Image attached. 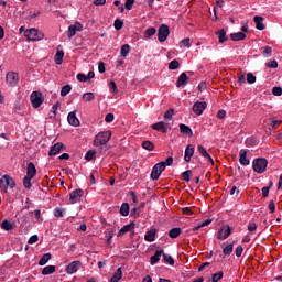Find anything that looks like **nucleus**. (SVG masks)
I'll use <instances>...</instances> for the list:
<instances>
[{"label":"nucleus","instance_id":"nucleus-1","mask_svg":"<svg viewBox=\"0 0 282 282\" xmlns=\"http://www.w3.org/2000/svg\"><path fill=\"white\" fill-rule=\"evenodd\" d=\"M24 36L26 41H33V42L43 41L45 39V34L39 29H34V28L26 30L24 32Z\"/></svg>","mask_w":282,"mask_h":282},{"label":"nucleus","instance_id":"nucleus-2","mask_svg":"<svg viewBox=\"0 0 282 282\" xmlns=\"http://www.w3.org/2000/svg\"><path fill=\"white\" fill-rule=\"evenodd\" d=\"M111 140V131H104L99 132L94 140L95 147H102L104 144H107Z\"/></svg>","mask_w":282,"mask_h":282},{"label":"nucleus","instance_id":"nucleus-3","mask_svg":"<svg viewBox=\"0 0 282 282\" xmlns=\"http://www.w3.org/2000/svg\"><path fill=\"white\" fill-rule=\"evenodd\" d=\"M14 186H17V183H14V178L10 175H4L0 178V191H2V193H8V187L14 188Z\"/></svg>","mask_w":282,"mask_h":282},{"label":"nucleus","instance_id":"nucleus-4","mask_svg":"<svg viewBox=\"0 0 282 282\" xmlns=\"http://www.w3.org/2000/svg\"><path fill=\"white\" fill-rule=\"evenodd\" d=\"M31 105L33 109H39L45 102V97H43V93L41 91H33L30 97Z\"/></svg>","mask_w":282,"mask_h":282},{"label":"nucleus","instance_id":"nucleus-5","mask_svg":"<svg viewBox=\"0 0 282 282\" xmlns=\"http://www.w3.org/2000/svg\"><path fill=\"white\" fill-rule=\"evenodd\" d=\"M253 171L256 173H265V170L268 169V160L267 159H254L252 162Z\"/></svg>","mask_w":282,"mask_h":282},{"label":"nucleus","instance_id":"nucleus-6","mask_svg":"<svg viewBox=\"0 0 282 282\" xmlns=\"http://www.w3.org/2000/svg\"><path fill=\"white\" fill-rule=\"evenodd\" d=\"M166 169V163L165 162H161V163H156L151 172V180L155 181V180H160V176L162 175V172H164Z\"/></svg>","mask_w":282,"mask_h":282},{"label":"nucleus","instance_id":"nucleus-7","mask_svg":"<svg viewBox=\"0 0 282 282\" xmlns=\"http://www.w3.org/2000/svg\"><path fill=\"white\" fill-rule=\"evenodd\" d=\"M169 34H171V31L169 30V25L162 24L158 31V39L160 43H164V41L169 39Z\"/></svg>","mask_w":282,"mask_h":282},{"label":"nucleus","instance_id":"nucleus-8","mask_svg":"<svg viewBox=\"0 0 282 282\" xmlns=\"http://www.w3.org/2000/svg\"><path fill=\"white\" fill-rule=\"evenodd\" d=\"M6 83L9 87H17L19 85V74L14 72L7 73Z\"/></svg>","mask_w":282,"mask_h":282},{"label":"nucleus","instance_id":"nucleus-9","mask_svg":"<svg viewBox=\"0 0 282 282\" xmlns=\"http://www.w3.org/2000/svg\"><path fill=\"white\" fill-rule=\"evenodd\" d=\"M76 32H83V24L75 22L74 25L68 26V39H74Z\"/></svg>","mask_w":282,"mask_h":282},{"label":"nucleus","instance_id":"nucleus-10","mask_svg":"<svg viewBox=\"0 0 282 282\" xmlns=\"http://www.w3.org/2000/svg\"><path fill=\"white\" fill-rule=\"evenodd\" d=\"M207 104L206 101H196L193 106V111L196 116H202L206 110Z\"/></svg>","mask_w":282,"mask_h":282},{"label":"nucleus","instance_id":"nucleus-11","mask_svg":"<svg viewBox=\"0 0 282 282\" xmlns=\"http://www.w3.org/2000/svg\"><path fill=\"white\" fill-rule=\"evenodd\" d=\"M84 195L83 189H76L70 192L69 194V202L70 204H76Z\"/></svg>","mask_w":282,"mask_h":282},{"label":"nucleus","instance_id":"nucleus-12","mask_svg":"<svg viewBox=\"0 0 282 282\" xmlns=\"http://www.w3.org/2000/svg\"><path fill=\"white\" fill-rule=\"evenodd\" d=\"M80 261H73L66 267V273L67 274H74L75 272H78L80 269Z\"/></svg>","mask_w":282,"mask_h":282},{"label":"nucleus","instance_id":"nucleus-13","mask_svg":"<svg viewBox=\"0 0 282 282\" xmlns=\"http://www.w3.org/2000/svg\"><path fill=\"white\" fill-rule=\"evenodd\" d=\"M151 128H152L154 131H161V133H166V131H169V124H167V123H164L163 121L153 123V124L151 126Z\"/></svg>","mask_w":282,"mask_h":282},{"label":"nucleus","instance_id":"nucleus-14","mask_svg":"<svg viewBox=\"0 0 282 282\" xmlns=\"http://www.w3.org/2000/svg\"><path fill=\"white\" fill-rule=\"evenodd\" d=\"M67 121L72 127H80V120L76 117V111L68 113Z\"/></svg>","mask_w":282,"mask_h":282},{"label":"nucleus","instance_id":"nucleus-15","mask_svg":"<svg viewBox=\"0 0 282 282\" xmlns=\"http://www.w3.org/2000/svg\"><path fill=\"white\" fill-rule=\"evenodd\" d=\"M230 232H232V229H230V226L221 227L218 231V239H228L230 237Z\"/></svg>","mask_w":282,"mask_h":282},{"label":"nucleus","instance_id":"nucleus-16","mask_svg":"<svg viewBox=\"0 0 282 282\" xmlns=\"http://www.w3.org/2000/svg\"><path fill=\"white\" fill-rule=\"evenodd\" d=\"M63 149H65V144L57 142L51 148L48 155H58Z\"/></svg>","mask_w":282,"mask_h":282},{"label":"nucleus","instance_id":"nucleus-17","mask_svg":"<svg viewBox=\"0 0 282 282\" xmlns=\"http://www.w3.org/2000/svg\"><path fill=\"white\" fill-rule=\"evenodd\" d=\"M135 228V223H130L128 225H124L118 232V237H123L127 235V232H131Z\"/></svg>","mask_w":282,"mask_h":282},{"label":"nucleus","instance_id":"nucleus-18","mask_svg":"<svg viewBox=\"0 0 282 282\" xmlns=\"http://www.w3.org/2000/svg\"><path fill=\"white\" fill-rule=\"evenodd\" d=\"M195 155V147H193V144H188L185 149V155H184V160L186 162H191V158Z\"/></svg>","mask_w":282,"mask_h":282},{"label":"nucleus","instance_id":"nucleus-19","mask_svg":"<svg viewBox=\"0 0 282 282\" xmlns=\"http://www.w3.org/2000/svg\"><path fill=\"white\" fill-rule=\"evenodd\" d=\"M197 149L203 158H206V160H208V162H210V164H215L213 156H210V154L208 153V151H206V148H204V145H198Z\"/></svg>","mask_w":282,"mask_h":282},{"label":"nucleus","instance_id":"nucleus-20","mask_svg":"<svg viewBox=\"0 0 282 282\" xmlns=\"http://www.w3.org/2000/svg\"><path fill=\"white\" fill-rule=\"evenodd\" d=\"M35 176H36V166L34 165V163L30 162L28 164L26 177H31L32 180H34Z\"/></svg>","mask_w":282,"mask_h":282},{"label":"nucleus","instance_id":"nucleus-21","mask_svg":"<svg viewBox=\"0 0 282 282\" xmlns=\"http://www.w3.org/2000/svg\"><path fill=\"white\" fill-rule=\"evenodd\" d=\"M239 162L242 166H248L250 164V160H248V152L246 150H240Z\"/></svg>","mask_w":282,"mask_h":282},{"label":"nucleus","instance_id":"nucleus-22","mask_svg":"<svg viewBox=\"0 0 282 282\" xmlns=\"http://www.w3.org/2000/svg\"><path fill=\"white\" fill-rule=\"evenodd\" d=\"M180 131L183 135H187V138H193V130L191 129V127L181 123Z\"/></svg>","mask_w":282,"mask_h":282},{"label":"nucleus","instance_id":"nucleus-23","mask_svg":"<svg viewBox=\"0 0 282 282\" xmlns=\"http://www.w3.org/2000/svg\"><path fill=\"white\" fill-rule=\"evenodd\" d=\"M187 83H188V76L186 75V73H182L176 83V87H186Z\"/></svg>","mask_w":282,"mask_h":282},{"label":"nucleus","instance_id":"nucleus-24","mask_svg":"<svg viewBox=\"0 0 282 282\" xmlns=\"http://www.w3.org/2000/svg\"><path fill=\"white\" fill-rule=\"evenodd\" d=\"M253 21H254V23H256L257 30H260V31L265 30V24H263V17L256 15V17L253 18Z\"/></svg>","mask_w":282,"mask_h":282},{"label":"nucleus","instance_id":"nucleus-25","mask_svg":"<svg viewBox=\"0 0 282 282\" xmlns=\"http://www.w3.org/2000/svg\"><path fill=\"white\" fill-rule=\"evenodd\" d=\"M163 254H164V250H156L154 256H152L150 258V263L152 265H155V263H158V261H160V257H163Z\"/></svg>","mask_w":282,"mask_h":282},{"label":"nucleus","instance_id":"nucleus-26","mask_svg":"<svg viewBox=\"0 0 282 282\" xmlns=\"http://www.w3.org/2000/svg\"><path fill=\"white\" fill-rule=\"evenodd\" d=\"M158 230L155 229H151L149 231H147L144 239L145 241L152 242L155 241V235H156Z\"/></svg>","mask_w":282,"mask_h":282},{"label":"nucleus","instance_id":"nucleus-27","mask_svg":"<svg viewBox=\"0 0 282 282\" xmlns=\"http://www.w3.org/2000/svg\"><path fill=\"white\" fill-rule=\"evenodd\" d=\"M178 235H182V228L180 227L172 228L169 232V237H171V239H177Z\"/></svg>","mask_w":282,"mask_h":282},{"label":"nucleus","instance_id":"nucleus-28","mask_svg":"<svg viewBox=\"0 0 282 282\" xmlns=\"http://www.w3.org/2000/svg\"><path fill=\"white\" fill-rule=\"evenodd\" d=\"M213 224V219H206L203 223H199L197 226L193 228L194 232H197V230H200V228H204L206 226H210Z\"/></svg>","mask_w":282,"mask_h":282},{"label":"nucleus","instance_id":"nucleus-29","mask_svg":"<svg viewBox=\"0 0 282 282\" xmlns=\"http://www.w3.org/2000/svg\"><path fill=\"white\" fill-rule=\"evenodd\" d=\"M230 39L232 41H243L246 39V33L243 32L231 33Z\"/></svg>","mask_w":282,"mask_h":282},{"label":"nucleus","instance_id":"nucleus-30","mask_svg":"<svg viewBox=\"0 0 282 282\" xmlns=\"http://www.w3.org/2000/svg\"><path fill=\"white\" fill-rule=\"evenodd\" d=\"M216 34L218 35L219 43H226V41H228V35H226V30L223 29L216 32Z\"/></svg>","mask_w":282,"mask_h":282},{"label":"nucleus","instance_id":"nucleus-31","mask_svg":"<svg viewBox=\"0 0 282 282\" xmlns=\"http://www.w3.org/2000/svg\"><path fill=\"white\" fill-rule=\"evenodd\" d=\"M122 279V268H118L112 278L110 279V282H118Z\"/></svg>","mask_w":282,"mask_h":282},{"label":"nucleus","instance_id":"nucleus-32","mask_svg":"<svg viewBox=\"0 0 282 282\" xmlns=\"http://www.w3.org/2000/svg\"><path fill=\"white\" fill-rule=\"evenodd\" d=\"M56 272V267L54 265H47L42 270V274L44 276H47L48 274H54Z\"/></svg>","mask_w":282,"mask_h":282},{"label":"nucleus","instance_id":"nucleus-33","mask_svg":"<svg viewBox=\"0 0 282 282\" xmlns=\"http://www.w3.org/2000/svg\"><path fill=\"white\" fill-rule=\"evenodd\" d=\"M95 99H96V95H94V93H85L82 96V100H84V102H91Z\"/></svg>","mask_w":282,"mask_h":282},{"label":"nucleus","instance_id":"nucleus-34","mask_svg":"<svg viewBox=\"0 0 282 282\" xmlns=\"http://www.w3.org/2000/svg\"><path fill=\"white\" fill-rule=\"evenodd\" d=\"M129 52H131V47L129 46V44H123V45L121 46L120 55H121L123 58H127V56H129Z\"/></svg>","mask_w":282,"mask_h":282},{"label":"nucleus","instance_id":"nucleus-35","mask_svg":"<svg viewBox=\"0 0 282 282\" xmlns=\"http://www.w3.org/2000/svg\"><path fill=\"white\" fill-rule=\"evenodd\" d=\"M64 57H65V53L63 51H57L56 54H55L56 65H61L63 63Z\"/></svg>","mask_w":282,"mask_h":282},{"label":"nucleus","instance_id":"nucleus-36","mask_svg":"<svg viewBox=\"0 0 282 282\" xmlns=\"http://www.w3.org/2000/svg\"><path fill=\"white\" fill-rule=\"evenodd\" d=\"M1 228H2V230L10 231V230H12V228H14V226H13L12 223H10L8 219H4V220L1 223Z\"/></svg>","mask_w":282,"mask_h":282},{"label":"nucleus","instance_id":"nucleus-37","mask_svg":"<svg viewBox=\"0 0 282 282\" xmlns=\"http://www.w3.org/2000/svg\"><path fill=\"white\" fill-rule=\"evenodd\" d=\"M120 215H122V217H127L129 215V205H128V203H123L121 205Z\"/></svg>","mask_w":282,"mask_h":282},{"label":"nucleus","instance_id":"nucleus-38","mask_svg":"<svg viewBox=\"0 0 282 282\" xmlns=\"http://www.w3.org/2000/svg\"><path fill=\"white\" fill-rule=\"evenodd\" d=\"M163 261L167 263V265H175V260L170 254L163 253Z\"/></svg>","mask_w":282,"mask_h":282},{"label":"nucleus","instance_id":"nucleus-39","mask_svg":"<svg viewBox=\"0 0 282 282\" xmlns=\"http://www.w3.org/2000/svg\"><path fill=\"white\" fill-rule=\"evenodd\" d=\"M142 147L145 149V151H153L155 149V145L151 141H143Z\"/></svg>","mask_w":282,"mask_h":282},{"label":"nucleus","instance_id":"nucleus-40","mask_svg":"<svg viewBox=\"0 0 282 282\" xmlns=\"http://www.w3.org/2000/svg\"><path fill=\"white\" fill-rule=\"evenodd\" d=\"M52 259V254L45 253L39 261V265H45Z\"/></svg>","mask_w":282,"mask_h":282},{"label":"nucleus","instance_id":"nucleus-41","mask_svg":"<svg viewBox=\"0 0 282 282\" xmlns=\"http://www.w3.org/2000/svg\"><path fill=\"white\" fill-rule=\"evenodd\" d=\"M221 279H224V272H221V271H219L217 273H214L212 275V281L213 282H219V281H221Z\"/></svg>","mask_w":282,"mask_h":282},{"label":"nucleus","instance_id":"nucleus-42","mask_svg":"<svg viewBox=\"0 0 282 282\" xmlns=\"http://www.w3.org/2000/svg\"><path fill=\"white\" fill-rule=\"evenodd\" d=\"M95 156H96V151L95 150H88L86 155H85V160H87L88 162H91V160H94Z\"/></svg>","mask_w":282,"mask_h":282},{"label":"nucleus","instance_id":"nucleus-43","mask_svg":"<svg viewBox=\"0 0 282 282\" xmlns=\"http://www.w3.org/2000/svg\"><path fill=\"white\" fill-rule=\"evenodd\" d=\"M69 91H72V86L70 85H65V86L62 87L61 96L65 97V96H67V94H69Z\"/></svg>","mask_w":282,"mask_h":282},{"label":"nucleus","instance_id":"nucleus-44","mask_svg":"<svg viewBox=\"0 0 282 282\" xmlns=\"http://www.w3.org/2000/svg\"><path fill=\"white\" fill-rule=\"evenodd\" d=\"M247 83H249V85H254V83H257V76H254L252 73H248Z\"/></svg>","mask_w":282,"mask_h":282},{"label":"nucleus","instance_id":"nucleus-45","mask_svg":"<svg viewBox=\"0 0 282 282\" xmlns=\"http://www.w3.org/2000/svg\"><path fill=\"white\" fill-rule=\"evenodd\" d=\"M193 175V172L191 170H187L182 173V177L185 182H191V176Z\"/></svg>","mask_w":282,"mask_h":282},{"label":"nucleus","instance_id":"nucleus-46","mask_svg":"<svg viewBox=\"0 0 282 282\" xmlns=\"http://www.w3.org/2000/svg\"><path fill=\"white\" fill-rule=\"evenodd\" d=\"M24 188H32V178L30 176H25L23 178Z\"/></svg>","mask_w":282,"mask_h":282},{"label":"nucleus","instance_id":"nucleus-47","mask_svg":"<svg viewBox=\"0 0 282 282\" xmlns=\"http://www.w3.org/2000/svg\"><path fill=\"white\" fill-rule=\"evenodd\" d=\"M58 107H61V102H56L53 105L51 112L53 113V116H51V118H56V112L58 111Z\"/></svg>","mask_w":282,"mask_h":282},{"label":"nucleus","instance_id":"nucleus-48","mask_svg":"<svg viewBox=\"0 0 282 282\" xmlns=\"http://www.w3.org/2000/svg\"><path fill=\"white\" fill-rule=\"evenodd\" d=\"M134 4H135V0H126L124 8L126 10H133Z\"/></svg>","mask_w":282,"mask_h":282},{"label":"nucleus","instance_id":"nucleus-49","mask_svg":"<svg viewBox=\"0 0 282 282\" xmlns=\"http://www.w3.org/2000/svg\"><path fill=\"white\" fill-rule=\"evenodd\" d=\"M54 216L55 217H65V209H61V208H55L54 209Z\"/></svg>","mask_w":282,"mask_h":282},{"label":"nucleus","instance_id":"nucleus-50","mask_svg":"<svg viewBox=\"0 0 282 282\" xmlns=\"http://www.w3.org/2000/svg\"><path fill=\"white\" fill-rule=\"evenodd\" d=\"M115 30H122V25H124V22H122V20L117 19L115 20Z\"/></svg>","mask_w":282,"mask_h":282},{"label":"nucleus","instance_id":"nucleus-51","mask_svg":"<svg viewBox=\"0 0 282 282\" xmlns=\"http://www.w3.org/2000/svg\"><path fill=\"white\" fill-rule=\"evenodd\" d=\"M232 245H227L224 249H223V253L224 254H232Z\"/></svg>","mask_w":282,"mask_h":282},{"label":"nucleus","instance_id":"nucleus-52","mask_svg":"<svg viewBox=\"0 0 282 282\" xmlns=\"http://www.w3.org/2000/svg\"><path fill=\"white\" fill-rule=\"evenodd\" d=\"M180 67V62H177L176 59H173L170 64H169V69H177Z\"/></svg>","mask_w":282,"mask_h":282},{"label":"nucleus","instance_id":"nucleus-53","mask_svg":"<svg viewBox=\"0 0 282 282\" xmlns=\"http://www.w3.org/2000/svg\"><path fill=\"white\" fill-rule=\"evenodd\" d=\"M173 113H174V110H173V109H169V110L164 113V119H165V120H173Z\"/></svg>","mask_w":282,"mask_h":282},{"label":"nucleus","instance_id":"nucleus-54","mask_svg":"<svg viewBox=\"0 0 282 282\" xmlns=\"http://www.w3.org/2000/svg\"><path fill=\"white\" fill-rule=\"evenodd\" d=\"M267 67H269V69H276V67H279V63L276 61H270L267 63Z\"/></svg>","mask_w":282,"mask_h":282},{"label":"nucleus","instance_id":"nucleus-55","mask_svg":"<svg viewBox=\"0 0 282 282\" xmlns=\"http://www.w3.org/2000/svg\"><path fill=\"white\" fill-rule=\"evenodd\" d=\"M155 32V28H150L145 31V36H148V39H151V36H154Z\"/></svg>","mask_w":282,"mask_h":282},{"label":"nucleus","instance_id":"nucleus-56","mask_svg":"<svg viewBox=\"0 0 282 282\" xmlns=\"http://www.w3.org/2000/svg\"><path fill=\"white\" fill-rule=\"evenodd\" d=\"M77 80H79V83H87V75L83 74V73H79L77 75Z\"/></svg>","mask_w":282,"mask_h":282},{"label":"nucleus","instance_id":"nucleus-57","mask_svg":"<svg viewBox=\"0 0 282 282\" xmlns=\"http://www.w3.org/2000/svg\"><path fill=\"white\" fill-rule=\"evenodd\" d=\"M273 96H282V88L281 87H273L272 88Z\"/></svg>","mask_w":282,"mask_h":282},{"label":"nucleus","instance_id":"nucleus-58","mask_svg":"<svg viewBox=\"0 0 282 282\" xmlns=\"http://www.w3.org/2000/svg\"><path fill=\"white\" fill-rule=\"evenodd\" d=\"M36 241H39V236H37V235H33V236H31V237L29 238L28 243H29L30 246H32V243H36Z\"/></svg>","mask_w":282,"mask_h":282},{"label":"nucleus","instance_id":"nucleus-59","mask_svg":"<svg viewBox=\"0 0 282 282\" xmlns=\"http://www.w3.org/2000/svg\"><path fill=\"white\" fill-rule=\"evenodd\" d=\"M110 91H112V94H118V86H116V82H110Z\"/></svg>","mask_w":282,"mask_h":282},{"label":"nucleus","instance_id":"nucleus-60","mask_svg":"<svg viewBox=\"0 0 282 282\" xmlns=\"http://www.w3.org/2000/svg\"><path fill=\"white\" fill-rule=\"evenodd\" d=\"M181 45H183V47H191V39L186 37L182 40Z\"/></svg>","mask_w":282,"mask_h":282},{"label":"nucleus","instance_id":"nucleus-61","mask_svg":"<svg viewBox=\"0 0 282 282\" xmlns=\"http://www.w3.org/2000/svg\"><path fill=\"white\" fill-rule=\"evenodd\" d=\"M241 254H243V246L239 245L236 248V257H241Z\"/></svg>","mask_w":282,"mask_h":282},{"label":"nucleus","instance_id":"nucleus-62","mask_svg":"<svg viewBox=\"0 0 282 282\" xmlns=\"http://www.w3.org/2000/svg\"><path fill=\"white\" fill-rule=\"evenodd\" d=\"M248 230L249 232H254L257 230V223H249Z\"/></svg>","mask_w":282,"mask_h":282},{"label":"nucleus","instance_id":"nucleus-63","mask_svg":"<svg viewBox=\"0 0 282 282\" xmlns=\"http://www.w3.org/2000/svg\"><path fill=\"white\" fill-rule=\"evenodd\" d=\"M263 56H270L272 54V48L270 46H265L262 52Z\"/></svg>","mask_w":282,"mask_h":282},{"label":"nucleus","instance_id":"nucleus-64","mask_svg":"<svg viewBox=\"0 0 282 282\" xmlns=\"http://www.w3.org/2000/svg\"><path fill=\"white\" fill-rule=\"evenodd\" d=\"M105 122H113V113L106 115Z\"/></svg>","mask_w":282,"mask_h":282}]
</instances>
